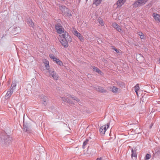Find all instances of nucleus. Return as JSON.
<instances>
[{
	"label": "nucleus",
	"instance_id": "nucleus-24",
	"mask_svg": "<svg viewBox=\"0 0 160 160\" xmlns=\"http://www.w3.org/2000/svg\"><path fill=\"white\" fill-rule=\"evenodd\" d=\"M48 72L49 73V74L50 76H52V75L54 74V73H55V72L54 71L53 69H51L48 70Z\"/></svg>",
	"mask_w": 160,
	"mask_h": 160
},
{
	"label": "nucleus",
	"instance_id": "nucleus-10",
	"mask_svg": "<svg viewBox=\"0 0 160 160\" xmlns=\"http://www.w3.org/2000/svg\"><path fill=\"white\" fill-rule=\"evenodd\" d=\"M41 98L42 99V101L43 102V104L45 106H46L47 104V102L48 99V97L44 95H42L41 96Z\"/></svg>",
	"mask_w": 160,
	"mask_h": 160
},
{
	"label": "nucleus",
	"instance_id": "nucleus-12",
	"mask_svg": "<svg viewBox=\"0 0 160 160\" xmlns=\"http://www.w3.org/2000/svg\"><path fill=\"white\" fill-rule=\"evenodd\" d=\"M152 16L156 21H158L160 22V16L158 14L154 13L153 14Z\"/></svg>",
	"mask_w": 160,
	"mask_h": 160
},
{
	"label": "nucleus",
	"instance_id": "nucleus-6",
	"mask_svg": "<svg viewBox=\"0 0 160 160\" xmlns=\"http://www.w3.org/2000/svg\"><path fill=\"white\" fill-rule=\"evenodd\" d=\"M109 123H107L106 125H103L100 127L99 129V132L102 135H104L109 126Z\"/></svg>",
	"mask_w": 160,
	"mask_h": 160
},
{
	"label": "nucleus",
	"instance_id": "nucleus-25",
	"mask_svg": "<svg viewBox=\"0 0 160 160\" xmlns=\"http://www.w3.org/2000/svg\"><path fill=\"white\" fill-rule=\"evenodd\" d=\"M74 34L78 38L80 37L81 36V34L76 30L74 31Z\"/></svg>",
	"mask_w": 160,
	"mask_h": 160
},
{
	"label": "nucleus",
	"instance_id": "nucleus-28",
	"mask_svg": "<svg viewBox=\"0 0 160 160\" xmlns=\"http://www.w3.org/2000/svg\"><path fill=\"white\" fill-rule=\"evenodd\" d=\"M69 97L72 98L73 100H76L77 102H78L79 101V99L74 96L70 95Z\"/></svg>",
	"mask_w": 160,
	"mask_h": 160
},
{
	"label": "nucleus",
	"instance_id": "nucleus-19",
	"mask_svg": "<svg viewBox=\"0 0 160 160\" xmlns=\"http://www.w3.org/2000/svg\"><path fill=\"white\" fill-rule=\"evenodd\" d=\"M17 82L16 81H14L12 83L11 88L12 90H14L16 86Z\"/></svg>",
	"mask_w": 160,
	"mask_h": 160
},
{
	"label": "nucleus",
	"instance_id": "nucleus-31",
	"mask_svg": "<svg viewBox=\"0 0 160 160\" xmlns=\"http://www.w3.org/2000/svg\"><path fill=\"white\" fill-rule=\"evenodd\" d=\"M134 90L135 91H138L139 89L140 88L138 84H137L136 86L134 87Z\"/></svg>",
	"mask_w": 160,
	"mask_h": 160
},
{
	"label": "nucleus",
	"instance_id": "nucleus-38",
	"mask_svg": "<svg viewBox=\"0 0 160 160\" xmlns=\"http://www.w3.org/2000/svg\"><path fill=\"white\" fill-rule=\"evenodd\" d=\"M67 102H68V103H71V104H72V101L71 100H69V99H68V101H67Z\"/></svg>",
	"mask_w": 160,
	"mask_h": 160
},
{
	"label": "nucleus",
	"instance_id": "nucleus-40",
	"mask_svg": "<svg viewBox=\"0 0 160 160\" xmlns=\"http://www.w3.org/2000/svg\"><path fill=\"white\" fill-rule=\"evenodd\" d=\"M153 123H152L150 125V128H152V126H153Z\"/></svg>",
	"mask_w": 160,
	"mask_h": 160
},
{
	"label": "nucleus",
	"instance_id": "nucleus-42",
	"mask_svg": "<svg viewBox=\"0 0 160 160\" xmlns=\"http://www.w3.org/2000/svg\"><path fill=\"white\" fill-rule=\"evenodd\" d=\"M159 62L160 63V58L159 59Z\"/></svg>",
	"mask_w": 160,
	"mask_h": 160
},
{
	"label": "nucleus",
	"instance_id": "nucleus-8",
	"mask_svg": "<svg viewBox=\"0 0 160 160\" xmlns=\"http://www.w3.org/2000/svg\"><path fill=\"white\" fill-rule=\"evenodd\" d=\"M13 90L11 88L9 89L7 92V93L5 96V98L6 99L9 98L12 94Z\"/></svg>",
	"mask_w": 160,
	"mask_h": 160
},
{
	"label": "nucleus",
	"instance_id": "nucleus-30",
	"mask_svg": "<svg viewBox=\"0 0 160 160\" xmlns=\"http://www.w3.org/2000/svg\"><path fill=\"white\" fill-rule=\"evenodd\" d=\"M89 140L88 139H86L83 142L82 145V148L83 149L85 148V146L87 144Z\"/></svg>",
	"mask_w": 160,
	"mask_h": 160
},
{
	"label": "nucleus",
	"instance_id": "nucleus-14",
	"mask_svg": "<svg viewBox=\"0 0 160 160\" xmlns=\"http://www.w3.org/2000/svg\"><path fill=\"white\" fill-rule=\"evenodd\" d=\"M65 16H68V17H71L72 16V14L71 13L69 9H66V10L63 13Z\"/></svg>",
	"mask_w": 160,
	"mask_h": 160
},
{
	"label": "nucleus",
	"instance_id": "nucleus-35",
	"mask_svg": "<svg viewBox=\"0 0 160 160\" xmlns=\"http://www.w3.org/2000/svg\"><path fill=\"white\" fill-rule=\"evenodd\" d=\"M45 67L46 68V69L48 70H49V63L47 64L46 65H45Z\"/></svg>",
	"mask_w": 160,
	"mask_h": 160
},
{
	"label": "nucleus",
	"instance_id": "nucleus-3",
	"mask_svg": "<svg viewBox=\"0 0 160 160\" xmlns=\"http://www.w3.org/2000/svg\"><path fill=\"white\" fill-rule=\"evenodd\" d=\"M49 57L51 59H52L54 62H55L57 64L60 66H63L62 62L59 59L56 58L53 54L50 53L49 54Z\"/></svg>",
	"mask_w": 160,
	"mask_h": 160
},
{
	"label": "nucleus",
	"instance_id": "nucleus-20",
	"mask_svg": "<svg viewBox=\"0 0 160 160\" xmlns=\"http://www.w3.org/2000/svg\"><path fill=\"white\" fill-rule=\"evenodd\" d=\"M131 157L132 158L133 157H137V155L136 153V151H134L133 149L131 150Z\"/></svg>",
	"mask_w": 160,
	"mask_h": 160
},
{
	"label": "nucleus",
	"instance_id": "nucleus-36",
	"mask_svg": "<svg viewBox=\"0 0 160 160\" xmlns=\"http://www.w3.org/2000/svg\"><path fill=\"white\" fill-rule=\"evenodd\" d=\"M43 63L45 65H46L49 63V62L47 60L45 59V61H44Z\"/></svg>",
	"mask_w": 160,
	"mask_h": 160
},
{
	"label": "nucleus",
	"instance_id": "nucleus-26",
	"mask_svg": "<svg viewBox=\"0 0 160 160\" xmlns=\"http://www.w3.org/2000/svg\"><path fill=\"white\" fill-rule=\"evenodd\" d=\"M138 34L140 36V38L141 39H144V35L141 32H138Z\"/></svg>",
	"mask_w": 160,
	"mask_h": 160
},
{
	"label": "nucleus",
	"instance_id": "nucleus-4",
	"mask_svg": "<svg viewBox=\"0 0 160 160\" xmlns=\"http://www.w3.org/2000/svg\"><path fill=\"white\" fill-rule=\"evenodd\" d=\"M55 28L57 33L59 34L62 33L64 32L63 28L59 23L56 24L55 26Z\"/></svg>",
	"mask_w": 160,
	"mask_h": 160
},
{
	"label": "nucleus",
	"instance_id": "nucleus-13",
	"mask_svg": "<svg viewBox=\"0 0 160 160\" xmlns=\"http://www.w3.org/2000/svg\"><path fill=\"white\" fill-rule=\"evenodd\" d=\"M126 0H118L117 2L118 7H121L125 2Z\"/></svg>",
	"mask_w": 160,
	"mask_h": 160
},
{
	"label": "nucleus",
	"instance_id": "nucleus-39",
	"mask_svg": "<svg viewBox=\"0 0 160 160\" xmlns=\"http://www.w3.org/2000/svg\"><path fill=\"white\" fill-rule=\"evenodd\" d=\"M102 158L100 157V158H98L96 159V160H102Z\"/></svg>",
	"mask_w": 160,
	"mask_h": 160
},
{
	"label": "nucleus",
	"instance_id": "nucleus-43",
	"mask_svg": "<svg viewBox=\"0 0 160 160\" xmlns=\"http://www.w3.org/2000/svg\"><path fill=\"white\" fill-rule=\"evenodd\" d=\"M88 1V0H86V2H87V1Z\"/></svg>",
	"mask_w": 160,
	"mask_h": 160
},
{
	"label": "nucleus",
	"instance_id": "nucleus-41",
	"mask_svg": "<svg viewBox=\"0 0 160 160\" xmlns=\"http://www.w3.org/2000/svg\"><path fill=\"white\" fill-rule=\"evenodd\" d=\"M135 92L137 95L138 96V91H137V92L136 91H135Z\"/></svg>",
	"mask_w": 160,
	"mask_h": 160
},
{
	"label": "nucleus",
	"instance_id": "nucleus-33",
	"mask_svg": "<svg viewBox=\"0 0 160 160\" xmlns=\"http://www.w3.org/2000/svg\"><path fill=\"white\" fill-rule=\"evenodd\" d=\"M62 100L64 102H67V101H68V98H67L62 97Z\"/></svg>",
	"mask_w": 160,
	"mask_h": 160
},
{
	"label": "nucleus",
	"instance_id": "nucleus-27",
	"mask_svg": "<svg viewBox=\"0 0 160 160\" xmlns=\"http://www.w3.org/2000/svg\"><path fill=\"white\" fill-rule=\"evenodd\" d=\"M118 88L115 86H113L112 89V91L113 92L117 93L118 92Z\"/></svg>",
	"mask_w": 160,
	"mask_h": 160
},
{
	"label": "nucleus",
	"instance_id": "nucleus-16",
	"mask_svg": "<svg viewBox=\"0 0 160 160\" xmlns=\"http://www.w3.org/2000/svg\"><path fill=\"white\" fill-rule=\"evenodd\" d=\"M59 8L63 13L66 10V9L68 8L66 6L62 5L59 6Z\"/></svg>",
	"mask_w": 160,
	"mask_h": 160
},
{
	"label": "nucleus",
	"instance_id": "nucleus-21",
	"mask_svg": "<svg viewBox=\"0 0 160 160\" xmlns=\"http://www.w3.org/2000/svg\"><path fill=\"white\" fill-rule=\"evenodd\" d=\"M27 23L29 25L30 27L34 28V24L33 22H32V20L30 19H29L27 21Z\"/></svg>",
	"mask_w": 160,
	"mask_h": 160
},
{
	"label": "nucleus",
	"instance_id": "nucleus-37",
	"mask_svg": "<svg viewBox=\"0 0 160 160\" xmlns=\"http://www.w3.org/2000/svg\"><path fill=\"white\" fill-rule=\"evenodd\" d=\"M78 38L81 41H83L84 40V39L81 36H80V37H78Z\"/></svg>",
	"mask_w": 160,
	"mask_h": 160
},
{
	"label": "nucleus",
	"instance_id": "nucleus-5",
	"mask_svg": "<svg viewBox=\"0 0 160 160\" xmlns=\"http://www.w3.org/2000/svg\"><path fill=\"white\" fill-rule=\"evenodd\" d=\"M148 0H136L133 3V7L135 8L145 4Z\"/></svg>",
	"mask_w": 160,
	"mask_h": 160
},
{
	"label": "nucleus",
	"instance_id": "nucleus-17",
	"mask_svg": "<svg viewBox=\"0 0 160 160\" xmlns=\"http://www.w3.org/2000/svg\"><path fill=\"white\" fill-rule=\"evenodd\" d=\"M102 0H94L93 1V5H95L96 6L99 5L102 1Z\"/></svg>",
	"mask_w": 160,
	"mask_h": 160
},
{
	"label": "nucleus",
	"instance_id": "nucleus-34",
	"mask_svg": "<svg viewBox=\"0 0 160 160\" xmlns=\"http://www.w3.org/2000/svg\"><path fill=\"white\" fill-rule=\"evenodd\" d=\"M28 128L26 126H24L23 128V130L25 131V132H27L28 131Z\"/></svg>",
	"mask_w": 160,
	"mask_h": 160
},
{
	"label": "nucleus",
	"instance_id": "nucleus-23",
	"mask_svg": "<svg viewBox=\"0 0 160 160\" xmlns=\"http://www.w3.org/2000/svg\"><path fill=\"white\" fill-rule=\"evenodd\" d=\"M98 22L102 26H104V24L103 23V21L102 19V18H100L99 17L98 18Z\"/></svg>",
	"mask_w": 160,
	"mask_h": 160
},
{
	"label": "nucleus",
	"instance_id": "nucleus-9",
	"mask_svg": "<svg viewBox=\"0 0 160 160\" xmlns=\"http://www.w3.org/2000/svg\"><path fill=\"white\" fill-rule=\"evenodd\" d=\"M136 59L139 62H141L144 60V58L141 54H137L136 56Z\"/></svg>",
	"mask_w": 160,
	"mask_h": 160
},
{
	"label": "nucleus",
	"instance_id": "nucleus-11",
	"mask_svg": "<svg viewBox=\"0 0 160 160\" xmlns=\"http://www.w3.org/2000/svg\"><path fill=\"white\" fill-rule=\"evenodd\" d=\"M96 89L97 90L101 92L105 93L107 92L106 90L104 89L103 88L99 86H97L96 87Z\"/></svg>",
	"mask_w": 160,
	"mask_h": 160
},
{
	"label": "nucleus",
	"instance_id": "nucleus-2",
	"mask_svg": "<svg viewBox=\"0 0 160 160\" xmlns=\"http://www.w3.org/2000/svg\"><path fill=\"white\" fill-rule=\"evenodd\" d=\"M0 136L2 144L8 145L12 141V138L10 137L9 135H7V134L4 131L1 132Z\"/></svg>",
	"mask_w": 160,
	"mask_h": 160
},
{
	"label": "nucleus",
	"instance_id": "nucleus-1",
	"mask_svg": "<svg viewBox=\"0 0 160 160\" xmlns=\"http://www.w3.org/2000/svg\"><path fill=\"white\" fill-rule=\"evenodd\" d=\"M60 37L61 40L60 42L61 44L65 48H67L68 46V42H70L72 40V38L69 33L65 31L63 32Z\"/></svg>",
	"mask_w": 160,
	"mask_h": 160
},
{
	"label": "nucleus",
	"instance_id": "nucleus-18",
	"mask_svg": "<svg viewBox=\"0 0 160 160\" xmlns=\"http://www.w3.org/2000/svg\"><path fill=\"white\" fill-rule=\"evenodd\" d=\"M93 71L96 72L100 75H102V71L100 70L98 68L94 66H93Z\"/></svg>",
	"mask_w": 160,
	"mask_h": 160
},
{
	"label": "nucleus",
	"instance_id": "nucleus-29",
	"mask_svg": "<svg viewBox=\"0 0 160 160\" xmlns=\"http://www.w3.org/2000/svg\"><path fill=\"white\" fill-rule=\"evenodd\" d=\"M52 77L55 80H57L58 79V75L55 72V73H54V74L52 75Z\"/></svg>",
	"mask_w": 160,
	"mask_h": 160
},
{
	"label": "nucleus",
	"instance_id": "nucleus-22",
	"mask_svg": "<svg viewBox=\"0 0 160 160\" xmlns=\"http://www.w3.org/2000/svg\"><path fill=\"white\" fill-rule=\"evenodd\" d=\"M111 47H112V49H113V50H114V51H116V52L118 53H121V52L120 51H121V50L120 49H116L114 46H111Z\"/></svg>",
	"mask_w": 160,
	"mask_h": 160
},
{
	"label": "nucleus",
	"instance_id": "nucleus-15",
	"mask_svg": "<svg viewBox=\"0 0 160 160\" xmlns=\"http://www.w3.org/2000/svg\"><path fill=\"white\" fill-rule=\"evenodd\" d=\"M65 16H68V17H71L72 16V14L71 13L69 9H66V10L63 13Z\"/></svg>",
	"mask_w": 160,
	"mask_h": 160
},
{
	"label": "nucleus",
	"instance_id": "nucleus-32",
	"mask_svg": "<svg viewBox=\"0 0 160 160\" xmlns=\"http://www.w3.org/2000/svg\"><path fill=\"white\" fill-rule=\"evenodd\" d=\"M151 156L150 154H148V153L147 154L146 156L145 160H148L151 158Z\"/></svg>",
	"mask_w": 160,
	"mask_h": 160
},
{
	"label": "nucleus",
	"instance_id": "nucleus-7",
	"mask_svg": "<svg viewBox=\"0 0 160 160\" xmlns=\"http://www.w3.org/2000/svg\"><path fill=\"white\" fill-rule=\"evenodd\" d=\"M112 26L118 32H122V29L120 26L116 22H113L112 23Z\"/></svg>",
	"mask_w": 160,
	"mask_h": 160
}]
</instances>
